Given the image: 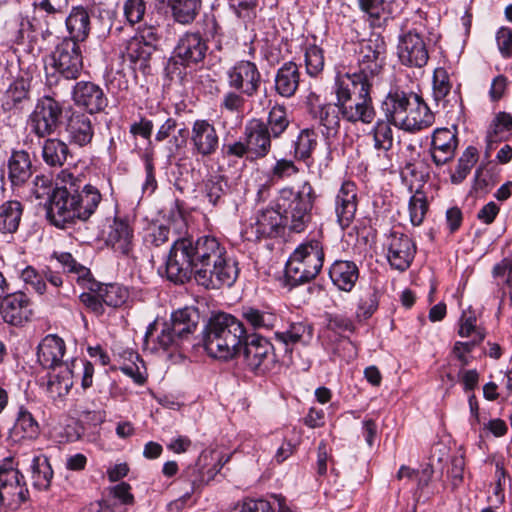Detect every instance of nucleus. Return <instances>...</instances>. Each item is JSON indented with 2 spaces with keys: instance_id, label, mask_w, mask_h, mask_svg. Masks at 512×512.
<instances>
[{
  "instance_id": "obj_23",
  "label": "nucleus",
  "mask_w": 512,
  "mask_h": 512,
  "mask_svg": "<svg viewBox=\"0 0 512 512\" xmlns=\"http://www.w3.org/2000/svg\"><path fill=\"white\" fill-rule=\"evenodd\" d=\"M458 146L456 131L448 128L434 130L431 142V157L437 166H442L454 158Z\"/></svg>"
},
{
  "instance_id": "obj_37",
  "label": "nucleus",
  "mask_w": 512,
  "mask_h": 512,
  "mask_svg": "<svg viewBox=\"0 0 512 512\" xmlns=\"http://www.w3.org/2000/svg\"><path fill=\"white\" fill-rule=\"evenodd\" d=\"M133 230L129 223L122 219H115L110 226L107 242L115 251L128 255L132 248Z\"/></svg>"
},
{
  "instance_id": "obj_24",
  "label": "nucleus",
  "mask_w": 512,
  "mask_h": 512,
  "mask_svg": "<svg viewBox=\"0 0 512 512\" xmlns=\"http://www.w3.org/2000/svg\"><path fill=\"white\" fill-rule=\"evenodd\" d=\"M245 139L250 148V160L266 157L271 150V133L264 126V121L254 119L245 127Z\"/></svg>"
},
{
  "instance_id": "obj_43",
  "label": "nucleus",
  "mask_w": 512,
  "mask_h": 512,
  "mask_svg": "<svg viewBox=\"0 0 512 512\" xmlns=\"http://www.w3.org/2000/svg\"><path fill=\"white\" fill-rule=\"evenodd\" d=\"M229 185L227 179L220 174L211 175L204 182L203 193L205 199L214 207L222 206L228 195Z\"/></svg>"
},
{
  "instance_id": "obj_14",
  "label": "nucleus",
  "mask_w": 512,
  "mask_h": 512,
  "mask_svg": "<svg viewBox=\"0 0 512 512\" xmlns=\"http://www.w3.org/2000/svg\"><path fill=\"white\" fill-rule=\"evenodd\" d=\"M28 499L24 475L18 469L0 467V505L16 510Z\"/></svg>"
},
{
  "instance_id": "obj_32",
  "label": "nucleus",
  "mask_w": 512,
  "mask_h": 512,
  "mask_svg": "<svg viewBox=\"0 0 512 512\" xmlns=\"http://www.w3.org/2000/svg\"><path fill=\"white\" fill-rule=\"evenodd\" d=\"M300 72L296 63L286 62L277 71L275 76V91L282 97H292L299 86Z\"/></svg>"
},
{
  "instance_id": "obj_44",
  "label": "nucleus",
  "mask_w": 512,
  "mask_h": 512,
  "mask_svg": "<svg viewBox=\"0 0 512 512\" xmlns=\"http://www.w3.org/2000/svg\"><path fill=\"white\" fill-rule=\"evenodd\" d=\"M512 132V115L499 112L491 122L486 135L487 148L492 149L493 144L508 139Z\"/></svg>"
},
{
  "instance_id": "obj_51",
  "label": "nucleus",
  "mask_w": 512,
  "mask_h": 512,
  "mask_svg": "<svg viewBox=\"0 0 512 512\" xmlns=\"http://www.w3.org/2000/svg\"><path fill=\"white\" fill-rule=\"evenodd\" d=\"M54 40V31L49 30L47 27H43L36 21L34 28L30 33L27 46L30 52H36L40 54L44 51H47L49 47L54 43Z\"/></svg>"
},
{
  "instance_id": "obj_22",
  "label": "nucleus",
  "mask_w": 512,
  "mask_h": 512,
  "mask_svg": "<svg viewBox=\"0 0 512 512\" xmlns=\"http://www.w3.org/2000/svg\"><path fill=\"white\" fill-rule=\"evenodd\" d=\"M207 460V456H200L198 461L184 469L179 477L182 484L189 486V490L186 492L191 495L201 490L218 473L216 465L208 463Z\"/></svg>"
},
{
  "instance_id": "obj_30",
  "label": "nucleus",
  "mask_w": 512,
  "mask_h": 512,
  "mask_svg": "<svg viewBox=\"0 0 512 512\" xmlns=\"http://www.w3.org/2000/svg\"><path fill=\"white\" fill-rule=\"evenodd\" d=\"M311 115L317 119L320 125L325 129L324 135L329 138L335 136L340 129V121L342 119V111L340 106L335 103H326L313 105L311 107Z\"/></svg>"
},
{
  "instance_id": "obj_40",
  "label": "nucleus",
  "mask_w": 512,
  "mask_h": 512,
  "mask_svg": "<svg viewBox=\"0 0 512 512\" xmlns=\"http://www.w3.org/2000/svg\"><path fill=\"white\" fill-rule=\"evenodd\" d=\"M23 215V205L17 200H7L0 204V233L17 232Z\"/></svg>"
},
{
  "instance_id": "obj_47",
  "label": "nucleus",
  "mask_w": 512,
  "mask_h": 512,
  "mask_svg": "<svg viewBox=\"0 0 512 512\" xmlns=\"http://www.w3.org/2000/svg\"><path fill=\"white\" fill-rule=\"evenodd\" d=\"M32 483L38 490H47L53 478V470L46 456H35L31 464Z\"/></svg>"
},
{
  "instance_id": "obj_2",
  "label": "nucleus",
  "mask_w": 512,
  "mask_h": 512,
  "mask_svg": "<svg viewBox=\"0 0 512 512\" xmlns=\"http://www.w3.org/2000/svg\"><path fill=\"white\" fill-rule=\"evenodd\" d=\"M226 249L225 244L212 235H203L196 240L178 238L166 260V277L175 284H184L192 278L195 268Z\"/></svg>"
},
{
  "instance_id": "obj_36",
  "label": "nucleus",
  "mask_w": 512,
  "mask_h": 512,
  "mask_svg": "<svg viewBox=\"0 0 512 512\" xmlns=\"http://www.w3.org/2000/svg\"><path fill=\"white\" fill-rule=\"evenodd\" d=\"M198 320L197 310L186 307L173 312L171 322L168 325L174 331V334L178 335L182 340H187L195 332Z\"/></svg>"
},
{
  "instance_id": "obj_19",
  "label": "nucleus",
  "mask_w": 512,
  "mask_h": 512,
  "mask_svg": "<svg viewBox=\"0 0 512 512\" xmlns=\"http://www.w3.org/2000/svg\"><path fill=\"white\" fill-rule=\"evenodd\" d=\"M357 207V186L352 181H344L334 201L336 221L343 230L347 229L353 223Z\"/></svg>"
},
{
  "instance_id": "obj_5",
  "label": "nucleus",
  "mask_w": 512,
  "mask_h": 512,
  "mask_svg": "<svg viewBox=\"0 0 512 512\" xmlns=\"http://www.w3.org/2000/svg\"><path fill=\"white\" fill-rule=\"evenodd\" d=\"M372 87L370 84L350 81L349 78L335 79L334 93L344 121L365 125L374 121L376 111L371 97Z\"/></svg>"
},
{
  "instance_id": "obj_49",
  "label": "nucleus",
  "mask_w": 512,
  "mask_h": 512,
  "mask_svg": "<svg viewBox=\"0 0 512 512\" xmlns=\"http://www.w3.org/2000/svg\"><path fill=\"white\" fill-rule=\"evenodd\" d=\"M359 9L368 17L372 27H380V20L386 14L390 15V4L386 0H357Z\"/></svg>"
},
{
  "instance_id": "obj_15",
  "label": "nucleus",
  "mask_w": 512,
  "mask_h": 512,
  "mask_svg": "<svg viewBox=\"0 0 512 512\" xmlns=\"http://www.w3.org/2000/svg\"><path fill=\"white\" fill-rule=\"evenodd\" d=\"M228 85L247 97L255 96L262 83L257 65L249 60L236 62L227 72Z\"/></svg>"
},
{
  "instance_id": "obj_35",
  "label": "nucleus",
  "mask_w": 512,
  "mask_h": 512,
  "mask_svg": "<svg viewBox=\"0 0 512 512\" xmlns=\"http://www.w3.org/2000/svg\"><path fill=\"white\" fill-rule=\"evenodd\" d=\"M72 387L71 374L65 367L48 375L46 393L56 405L64 402Z\"/></svg>"
},
{
  "instance_id": "obj_34",
  "label": "nucleus",
  "mask_w": 512,
  "mask_h": 512,
  "mask_svg": "<svg viewBox=\"0 0 512 512\" xmlns=\"http://www.w3.org/2000/svg\"><path fill=\"white\" fill-rule=\"evenodd\" d=\"M36 19L28 17L20 11L11 14L5 23L6 30L11 40L17 45H24L29 42V36L34 28Z\"/></svg>"
},
{
  "instance_id": "obj_62",
  "label": "nucleus",
  "mask_w": 512,
  "mask_h": 512,
  "mask_svg": "<svg viewBox=\"0 0 512 512\" xmlns=\"http://www.w3.org/2000/svg\"><path fill=\"white\" fill-rule=\"evenodd\" d=\"M22 280L30 285L38 294L42 295L46 291V282L44 276L39 274L32 266H27L21 273Z\"/></svg>"
},
{
  "instance_id": "obj_53",
  "label": "nucleus",
  "mask_w": 512,
  "mask_h": 512,
  "mask_svg": "<svg viewBox=\"0 0 512 512\" xmlns=\"http://www.w3.org/2000/svg\"><path fill=\"white\" fill-rule=\"evenodd\" d=\"M29 100L28 87L24 80L14 81L5 93L3 107L5 110L22 108V104Z\"/></svg>"
},
{
  "instance_id": "obj_46",
  "label": "nucleus",
  "mask_w": 512,
  "mask_h": 512,
  "mask_svg": "<svg viewBox=\"0 0 512 512\" xmlns=\"http://www.w3.org/2000/svg\"><path fill=\"white\" fill-rule=\"evenodd\" d=\"M318 145V135L313 129H303L294 143V158L312 164V154Z\"/></svg>"
},
{
  "instance_id": "obj_21",
  "label": "nucleus",
  "mask_w": 512,
  "mask_h": 512,
  "mask_svg": "<svg viewBox=\"0 0 512 512\" xmlns=\"http://www.w3.org/2000/svg\"><path fill=\"white\" fill-rule=\"evenodd\" d=\"M72 99L76 106L90 114L102 112L108 105L103 89L91 81L77 82L73 87Z\"/></svg>"
},
{
  "instance_id": "obj_20",
  "label": "nucleus",
  "mask_w": 512,
  "mask_h": 512,
  "mask_svg": "<svg viewBox=\"0 0 512 512\" xmlns=\"http://www.w3.org/2000/svg\"><path fill=\"white\" fill-rule=\"evenodd\" d=\"M192 153L203 158L215 154L219 147V136L208 120H196L191 129Z\"/></svg>"
},
{
  "instance_id": "obj_26",
  "label": "nucleus",
  "mask_w": 512,
  "mask_h": 512,
  "mask_svg": "<svg viewBox=\"0 0 512 512\" xmlns=\"http://www.w3.org/2000/svg\"><path fill=\"white\" fill-rule=\"evenodd\" d=\"M66 132L70 143L84 147L91 143L94 127L91 118L81 112H74L68 118Z\"/></svg>"
},
{
  "instance_id": "obj_52",
  "label": "nucleus",
  "mask_w": 512,
  "mask_h": 512,
  "mask_svg": "<svg viewBox=\"0 0 512 512\" xmlns=\"http://www.w3.org/2000/svg\"><path fill=\"white\" fill-rule=\"evenodd\" d=\"M393 125L387 118L386 120L379 119L370 134L373 136L374 147L377 150L388 152L392 149L394 143Z\"/></svg>"
},
{
  "instance_id": "obj_48",
  "label": "nucleus",
  "mask_w": 512,
  "mask_h": 512,
  "mask_svg": "<svg viewBox=\"0 0 512 512\" xmlns=\"http://www.w3.org/2000/svg\"><path fill=\"white\" fill-rule=\"evenodd\" d=\"M65 369L71 374V381L80 379L81 388L87 390L93 385L94 365L85 359H73L65 364Z\"/></svg>"
},
{
  "instance_id": "obj_64",
  "label": "nucleus",
  "mask_w": 512,
  "mask_h": 512,
  "mask_svg": "<svg viewBox=\"0 0 512 512\" xmlns=\"http://www.w3.org/2000/svg\"><path fill=\"white\" fill-rule=\"evenodd\" d=\"M496 42L501 55L509 58L512 55V30L501 27L496 34Z\"/></svg>"
},
{
  "instance_id": "obj_4",
  "label": "nucleus",
  "mask_w": 512,
  "mask_h": 512,
  "mask_svg": "<svg viewBox=\"0 0 512 512\" xmlns=\"http://www.w3.org/2000/svg\"><path fill=\"white\" fill-rule=\"evenodd\" d=\"M246 339L244 324L236 317L219 313L207 323L203 332V345L206 352L214 358L230 359Z\"/></svg>"
},
{
  "instance_id": "obj_63",
  "label": "nucleus",
  "mask_w": 512,
  "mask_h": 512,
  "mask_svg": "<svg viewBox=\"0 0 512 512\" xmlns=\"http://www.w3.org/2000/svg\"><path fill=\"white\" fill-rule=\"evenodd\" d=\"M183 341L184 340H182V338L174 334V331L171 330V327L168 325V323H164L160 334L156 337V342L159 348L163 350L179 347Z\"/></svg>"
},
{
  "instance_id": "obj_9",
  "label": "nucleus",
  "mask_w": 512,
  "mask_h": 512,
  "mask_svg": "<svg viewBox=\"0 0 512 512\" xmlns=\"http://www.w3.org/2000/svg\"><path fill=\"white\" fill-rule=\"evenodd\" d=\"M424 20L423 13L417 11L411 18L405 19L401 26L397 54L405 66L422 68L429 60V52L421 35Z\"/></svg>"
},
{
  "instance_id": "obj_18",
  "label": "nucleus",
  "mask_w": 512,
  "mask_h": 512,
  "mask_svg": "<svg viewBox=\"0 0 512 512\" xmlns=\"http://www.w3.org/2000/svg\"><path fill=\"white\" fill-rule=\"evenodd\" d=\"M244 361L249 370L264 373L274 363L273 345L264 337L254 335L250 340L246 337Z\"/></svg>"
},
{
  "instance_id": "obj_10",
  "label": "nucleus",
  "mask_w": 512,
  "mask_h": 512,
  "mask_svg": "<svg viewBox=\"0 0 512 512\" xmlns=\"http://www.w3.org/2000/svg\"><path fill=\"white\" fill-rule=\"evenodd\" d=\"M239 271L238 262L226 249L195 268L192 276L198 285L206 289H220L223 286L231 287Z\"/></svg>"
},
{
  "instance_id": "obj_50",
  "label": "nucleus",
  "mask_w": 512,
  "mask_h": 512,
  "mask_svg": "<svg viewBox=\"0 0 512 512\" xmlns=\"http://www.w3.org/2000/svg\"><path fill=\"white\" fill-rule=\"evenodd\" d=\"M290 120L287 110L282 105H274L268 113L264 126L274 139L279 138L288 128Z\"/></svg>"
},
{
  "instance_id": "obj_17",
  "label": "nucleus",
  "mask_w": 512,
  "mask_h": 512,
  "mask_svg": "<svg viewBox=\"0 0 512 512\" xmlns=\"http://www.w3.org/2000/svg\"><path fill=\"white\" fill-rule=\"evenodd\" d=\"M384 245L387 250V260L392 268L405 271L410 267L416 253V246L408 235L392 231Z\"/></svg>"
},
{
  "instance_id": "obj_58",
  "label": "nucleus",
  "mask_w": 512,
  "mask_h": 512,
  "mask_svg": "<svg viewBox=\"0 0 512 512\" xmlns=\"http://www.w3.org/2000/svg\"><path fill=\"white\" fill-rule=\"evenodd\" d=\"M324 52L316 46L310 45L305 51L306 71L310 76H318L324 69Z\"/></svg>"
},
{
  "instance_id": "obj_31",
  "label": "nucleus",
  "mask_w": 512,
  "mask_h": 512,
  "mask_svg": "<svg viewBox=\"0 0 512 512\" xmlns=\"http://www.w3.org/2000/svg\"><path fill=\"white\" fill-rule=\"evenodd\" d=\"M65 24L69 36L64 39H71L78 44L88 38L91 23L89 13L84 7H73L65 18Z\"/></svg>"
},
{
  "instance_id": "obj_55",
  "label": "nucleus",
  "mask_w": 512,
  "mask_h": 512,
  "mask_svg": "<svg viewBox=\"0 0 512 512\" xmlns=\"http://www.w3.org/2000/svg\"><path fill=\"white\" fill-rule=\"evenodd\" d=\"M429 204L427 197L421 190H416L414 195L410 197L408 209L410 222L413 226H419L423 223Z\"/></svg>"
},
{
  "instance_id": "obj_3",
  "label": "nucleus",
  "mask_w": 512,
  "mask_h": 512,
  "mask_svg": "<svg viewBox=\"0 0 512 512\" xmlns=\"http://www.w3.org/2000/svg\"><path fill=\"white\" fill-rule=\"evenodd\" d=\"M382 110L394 126L411 133L427 129L435 122L429 106L413 92H389L382 103Z\"/></svg>"
},
{
  "instance_id": "obj_7",
  "label": "nucleus",
  "mask_w": 512,
  "mask_h": 512,
  "mask_svg": "<svg viewBox=\"0 0 512 512\" xmlns=\"http://www.w3.org/2000/svg\"><path fill=\"white\" fill-rule=\"evenodd\" d=\"M387 45L383 36L372 34L363 39L355 49L356 66H350L344 74L336 78L374 85L383 70Z\"/></svg>"
},
{
  "instance_id": "obj_16",
  "label": "nucleus",
  "mask_w": 512,
  "mask_h": 512,
  "mask_svg": "<svg viewBox=\"0 0 512 512\" xmlns=\"http://www.w3.org/2000/svg\"><path fill=\"white\" fill-rule=\"evenodd\" d=\"M33 315L31 299L22 291L7 293L0 301V316L12 326H23Z\"/></svg>"
},
{
  "instance_id": "obj_38",
  "label": "nucleus",
  "mask_w": 512,
  "mask_h": 512,
  "mask_svg": "<svg viewBox=\"0 0 512 512\" xmlns=\"http://www.w3.org/2000/svg\"><path fill=\"white\" fill-rule=\"evenodd\" d=\"M241 315L246 324L257 331H270L278 322L277 315L270 309L246 306L242 308Z\"/></svg>"
},
{
  "instance_id": "obj_13",
  "label": "nucleus",
  "mask_w": 512,
  "mask_h": 512,
  "mask_svg": "<svg viewBox=\"0 0 512 512\" xmlns=\"http://www.w3.org/2000/svg\"><path fill=\"white\" fill-rule=\"evenodd\" d=\"M207 49V43L199 33L184 34L179 39L174 48L173 55L167 63V71L175 73L178 64L190 66L203 61Z\"/></svg>"
},
{
  "instance_id": "obj_11",
  "label": "nucleus",
  "mask_w": 512,
  "mask_h": 512,
  "mask_svg": "<svg viewBox=\"0 0 512 512\" xmlns=\"http://www.w3.org/2000/svg\"><path fill=\"white\" fill-rule=\"evenodd\" d=\"M51 69L46 68V80L49 86L56 85L59 77L76 80L83 70V56L79 44L71 39H62L51 53Z\"/></svg>"
},
{
  "instance_id": "obj_28",
  "label": "nucleus",
  "mask_w": 512,
  "mask_h": 512,
  "mask_svg": "<svg viewBox=\"0 0 512 512\" xmlns=\"http://www.w3.org/2000/svg\"><path fill=\"white\" fill-rule=\"evenodd\" d=\"M281 214L276 206L262 210L252 227L257 238H273L279 235L280 230L287 226Z\"/></svg>"
},
{
  "instance_id": "obj_6",
  "label": "nucleus",
  "mask_w": 512,
  "mask_h": 512,
  "mask_svg": "<svg viewBox=\"0 0 512 512\" xmlns=\"http://www.w3.org/2000/svg\"><path fill=\"white\" fill-rule=\"evenodd\" d=\"M316 192L309 181L301 183L297 189L286 186L280 189L276 198V207L280 209L281 215L289 230L295 233L303 232L310 223Z\"/></svg>"
},
{
  "instance_id": "obj_57",
  "label": "nucleus",
  "mask_w": 512,
  "mask_h": 512,
  "mask_svg": "<svg viewBox=\"0 0 512 512\" xmlns=\"http://www.w3.org/2000/svg\"><path fill=\"white\" fill-rule=\"evenodd\" d=\"M452 88L447 70L438 67L433 73V97L436 102L442 101L449 94Z\"/></svg>"
},
{
  "instance_id": "obj_42",
  "label": "nucleus",
  "mask_w": 512,
  "mask_h": 512,
  "mask_svg": "<svg viewBox=\"0 0 512 512\" xmlns=\"http://www.w3.org/2000/svg\"><path fill=\"white\" fill-rule=\"evenodd\" d=\"M69 154V147L64 141L58 138H47L44 140L42 145V158L48 166H63Z\"/></svg>"
},
{
  "instance_id": "obj_39",
  "label": "nucleus",
  "mask_w": 512,
  "mask_h": 512,
  "mask_svg": "<svg viewBox=\"0 0 512 512\" xmlns=\"http://www.w3.org/2000/svg\"><path fill=\"white\" fill-rule=\"evenodd\" d=\"M154 52L155 50L152 46L146 45L132 37L127 41L123 56L134 65L135 69L146 73L150 68V60Z\"/></svg>"
},
{
  "instance_id": "obj_25",
  "label": "nucleus",
  "mask_w": 512,
  "mask_h": 512,
  "mask_svg": "<svg viewBox=\"0 0 512 512\" xmlns=\"http://www.w3.org/2000/svg\"><path fill=\"white\" fill-rule=\"evenodd\" d=\"M65 351L64 340L55 334H49L38 344L37 360L43 368H61Z\"/></svg>"
},
{
  "instance_id": "obj_41",
  "label": "nucleus",
  "mask_w": 512,
  "mask_h": 512,
  "mask_svg": "<svg viewBox=\"0 0 512 512\" xmlns=\"http://www.w3.org/2000/svg\"><path fill=\"white\" fill-rule=\"evenodd\" d=\"M313 328L305 322L291 323L287 330L275 332L274 338L285 347V351L296 343L306 342L312 338Z\"/></svg>"
},
{
  "instance_id": "obj_27",
  "label": "nucleus",
  "mask_w": 512,
  "mask_h": 512,
  "mask_svg": "<svg viewBox=\"0 0 512 512\" xmlns=\"http://www.w3.org/2000/svg\"><path fill=\"white\" fill-rule=\"evenodd\" d=\"M40 435V426L37 420L23 406L19 408L16 421L10 429L8 440L12 443L32 441Z\"/></svg>"
},
{
  "instance_id": "obj_33",
  "label": "nucleus",
  "mask_w": 512,
  "mask_h": 512,
  "mask_svg": "<svg viewBox=\"0 0 512 512\" xmlns=\"http://www.w3.org/2000/svg\"><path fill=\"white\" fill-rule=\"evenodd\" d=\"M32 176L30 154L24 150L13 151L8 160V178L13 186L23 185Z\"/></svg>"
},
{
  "instance_id": "obj_45",
  "label": "nucleus",
  "mask_w": 512,
  "mask_h": 512,
  "mask_svg": "<svg viewBox=\"0 0 512 512\" xmlns=\"http://www.w3.org/2000/svg\"><path fill=\"white\" fill-rule=\"evenodd\" d=\"M173 19L180 24H190L198 16L202 0H168Z\"/></svg>"
},
{
  "instance_id": "obj_56",
  "label": "nucleus",
  "mask_w": 512,
  "mask_h": 512,
  "mask_svg": "<svg viewBox=\"0 0 512 512\" xmlns=\"http://www.w3.org/2000/svg\"><path fill=\"white\" fill-rule=\"evenodd\" d=\"M54 257L62 265V267L69 273L77 275V281L82 284L90 283V270L85 266L79 264L70 253H54Z\"/></svg>"
},
{
  "instance_id": "obj_61",
  "label": "nucleus",
  "mask_w": 512,
  "mask_h": 512,
  "mask_svg": "<svg viewBox=\"0 0 512 512\" xmlns=\"http://www.w3.org/2000/svg\"><path fill=\"white\" fill-rule=\"evenodd\" d=\"M145 0H125L123 3V13L127 22L131 25L140 23L146 13Z\"/></svg>"
},
{
  "instance_id": "obj_1",
  "label": "nucleus",
  "mask_w": 512,
  "mask_h": 512,
  "mask_svg": "<svg viewBox=\"0 0 512 512\" xmlns=\"http://www.w3.org/2000/svg\"><path fill=\"white\" fill-rule=\"evenodd\" d=\"M36 198L48 196L47 219L58 228H66L76 219L87 221L95 213L102 195L99 189L85 182L82 175L62 170L56 178V187L51 189L44 177H36Z\"/></svg>"
},
{
  "instance_id": "obj_54",
  "label": "nucleus",
  "mask_w": 512,
  "mask_h": 512,
  "mask_svg": "<svg viewBox=\"0 0 512 512\" xmlns=\"http://www.w3.org/2000/svg\"><path fill=\"white\" fill-rule=\"evenodd\" d=\"M98 291L103 303L113 308L123 305L129 297L128 290L119 284L100 285Z\"/></svg>"
},
{
  "instance_id": "obj_12",
  "label": "nucleus",
  "mask_w": 512,
  "mask_h": 512,
  "mask_svg": "<svg viewBox=\"0 0 512 512\" xmlns=\"http://www.w3.org/2000/svg\"><path fill=\"white\" fill-rule=\"evenodd\" d=\"M63 113L62 105L50 96L38 99L28 118V126L39 138L49 137L57 130Z\"/></svg>"
},
{
  "instance_id": "obj_60",
  "label": "nucleus",
  "mask_w": 512,
  "mask_h": 512,
  "mask_svg": "<svg viewBox=\"0 0 512 512\" xmlns=\"http://www.w3.org/2000/svg\"><path fill=\"white\" fill-rule=\"evenodd\" d=\"M379 296L376 290H368L359 300L357 317L360 319L370 318L378 309Z\"/></svg>"
},
{
  "instance_id": "obj_29",
  "label": "nucleus",
  "mask_w": 512,
  "mask_h": 512,
  "mask_svg": "<svg viewBox=\"0 0 512 512\" xmlns=\"http://www.w3.org/2000/svg\"><path fill=\"white\" fill-rule=\"evenodd\" d=\"M329 276L338 289L350 292L359 278V269L353 261L336 260L329 269Z\"/></svg>"
},
{
  "instance_id": "obj_8",
  "label": "nucleus",
  "mask_w": 512,
  "mask_h": 512,
  "mask_svg": "<svg viewBox=\"0 0 512 512\" xmlns=\"http://www.w3.org/2000/svg\"><path fill=\"white\" fill-rule=\"evenodd\" d=\"M324 256L321 241L311 239L300 244L286 263L285 275L291 285L313 280L322 269Z\"/></svg>"
},
{
  "instance_id": "obj_59",
  "label": "nucleus",
  "mask_w": 512,
  "mask_h": 512,
  "mask_svg": "<svg viewBox=\"0 0 512 512\" xmlns=\"http://www.w3.org/2000/svg\"><path fill=\"white\" fill-rule=\"evenodd\" d=\"M230 7L238 18L248 23L257 16L258 0H231Z\"/></svg>"
}]
</instances>
